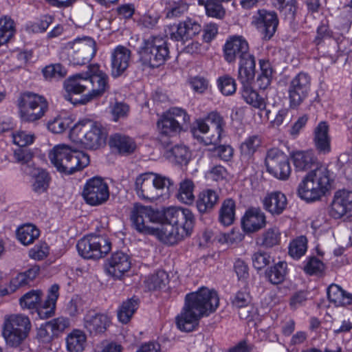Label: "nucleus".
<instances>
[{
    "mask_svg": "<svg viewBox=\"0 0 352 352\" xmlns=\"http://www.w3.org/2000/svg\"><path fill=\"white\" fill-rule=\"evenodd\" d=\"M333 179L332 173L325 165L318 166L310 170L298 186V195L307 202L319 200L330 189Z\"/></svg>",
    "mask_w": 352,
    "mask_h": 352,
    "instance_id": "nucleus-3",
    "label": "nucleus"
},
{
    "mask_svg": "<svg viewBox=\"0 0 352 352\" xmlns=\"http://www.w3.org/2000/svg\"><path fill=\"white\" fill-rule=\"evenodd\" d=\"M267 171L274 177L285 180L291 174V167L288 156L277 148H273L267 152L265 157Z\"/></svg>",
    "mask_w": 352,
    "mask_h": 352,
    "instance_id": "nucleus-15",
    "label": "nucleus"
},
{
    "mask_svg": "<svg viewBox=\"0 0 352 352\" xmlns=\"http://www.w3.org/2000/svg\"><path fill=\"white\" fill-rule=\"evenodd\" d=\"M219 304L217 292L206 287L186 294L182 311L176 317L177 328L182 331H193L198 326L199 320L215 311Z\"/></svg>",
    "mask_w": 352,
    "mask_h": 352,
    "instance_id": "nucleus-2",
    "label": "nucleus"
},
{
    "mask_svg": "<svg viewBox=\"0 0 352 352\" xmlns=\"http://www.w3.org/2000/svg\"><path fill=\"white\" fill-rule=\"evenodd\" d=\"M218 87L221 92L225 96H231L236 92V86L234 78L228 76H223L218 78Z\"/></svg>",
    "mask_w": 352,
    "mask_h": 352,
    "instance_id": "nucleus-56",
    "label": "nucleus"
},
{
    "mask_svg": "<svg viewBox=\"0 0 352 352\" xmlns=\"http://www.w3.org/2000/svg\"><path fill=\"white\" fill-rule=\"evenodd\" d=\"M59 286L54 284L49 289L47 299L40 305L42 292L40 290H32L24 294L19 303L23 309H36L41 318H48L54 314L56 303L58 298Z\"/></svg>",
    "mask_w": 352,
    "mask_h": 352,
    "instance_id": "nucleus-9",
    "label": "nucleus"
},
{
    "mask_svg": "<svg viewBox=\"0 0 352 352\" xmlns=\"http://www.w3.org/2000/svg\"><path fill=\"white\" fill-rule=\"evenodd\" d=\"M292 160L296 170L303 171L316 164V158L311 151H296L292 155Z\"/></svg>",
    "mask_w": 352,
    "mask_h": 352,
    "instance_id": "nucleus-36",
    "label": "nucleus"
},
{
    "mask_svg": "<svg viewBox=\"0 0 352 352\" xmlns=\"http://www.w3.org/2000/svg\"><path fill=\"white\" fill-rule=\"evenodd\" d=\"M324 270V263L318 258L313 256L309 258L305 262L304 271L309 275L319 274Z\"/></svg>",
    "mask_w": 352,
    "mask_h": 352,
    "instance_id": "nucleus-57",
    "label": "nucleus"
},
{
    "mask_svg": "<svg viewBox=\"0 0 352 352\" xmlns=\"http://www.w3.org/2000/svg\"><path fill=\"white\" fill-rule=\"evenodd\" d=\"M131 265V259L128 254L122 252H116L107 260L104 269L109 276L120 278L130 270Z\"/></svg>",
    "mask_w": 352,
    "mask_h": 352,
    "instance_id": "nucleus-20",
    "label": "nucleus"
},
{
    "mask_svg": "<svg viewBox=\"0 0 352 352\" xmlns=\"http://www.w3.org/2000/svg\"><path fill=\"white\" fill-rule=\"evenodd\" d=\"M48 327H51V330L55 336H58L60 333L63 332L70 325L69 320L65 317H58L47 322Z\"/></svg>",
    "mask_w": 352,
    "mask_h": 352,
    "instance_id": "nucleus-61",
    "label": "nucleus"
},
{
    "mask_svg": "<svg viewBox=\"0 0 352 352\" xmlns=\"http://www.w3.org/2000/svg\"><path fill=\"white\" fill-rule=\"evenodd\" d=\"M194 188L193 182L189 179H185L180 183L177 199L186 204H192L195 199Z\"/></svg>",
    "mask_w": 352,
    "mask_h": 352,
    "instance_id": "nucleus-45",
    "label": "nucleus"
},
{
    "mask_svg": "<svg viewBox=\"0 0 352 352\" xmlns=\"http://www.w3.org/2000/svg\"><path fill=\"white\" fill-rule=\"evenodd\" d=\"M19 115L22 121L34 122L41 119L48 110V102L42 95L25 91L18 99Z\"/></svg>",
    "mask_w": 352,
    "mask_h": 352,
    "instance_id": "nucleus-11",
    "label": "nucleus"
},
{
    "mask_svg": "<svg viewBox=\"0 0 352 352\" xmlns=\"http://www.w3.org/2000/svg\"><path fill=\"white\" fill-rule=\"evenodd\" d=\"M138 307V298L133 297L124 301L117 311L119 322L122 324H127L132 318Z\"/></svg>",
    "mask_w": 352,
    "mask_h": 352,
    "instance_id": "nucleus-35",
    "label": "nucleus"
},
{
    "mask_svg": "<svg viewBox=\"0 0 352 352\" xmlns=\"http://www.w3.org/2000/svg\"><path fill=\"white\" fill-rule=\"evenodd\" d=\"M172 155L175 157L177 163L182 164H187L190 158V153L188 148L184 145H176L170 150Z\"/></svg>",
    "mask_w": 352,
    "mask_h": 352,
    "instance_id": "nucleus-58",
    "label": "nucleus"
},
{
    "mask_svg": "<svg viewBox=\"0 0 352 352\" xmlns=\"http://www.w3.org/2000/svg\"><path fill=\"white\" fill-rule=\"evenodd\" d=\"M241 96L248 104L254 108L263 109L265 107V102L263 98L253 89L251 84L242 85Z\"/></svg>",
    "mask_w": 352,
    "mask_h": 352,
    "instance_id": "nucleus-41",
    "label": "nucleus"
},
{
    "mask_svg": "<svg viewBox=\"0 0 352 352\" xmlns=\"http://www.w3.org/2000/svg\"><path fill=\"white\" fill-rule=\"evenodd\" d=\"M188 10V4L184 0L169 1L164 9L166 17L168 19L180 17Z\"/></svg>",
    "mask_w": 352,
    "mask_h": 352,
    "instance_id": "nucleus-44",
    "label": "nucleus"
},
{
    "mask_svg": "<svg viewBox=\"0 0 352 352\" xmlns=\"http://www.w3.org/2000/svg\"><path fill=\"white\" fill-rule=\"evenodd\" d=\"M96 52L95 40L90 36H82L67 43L63 50V54L67 56L70 63L82 65L89 63Z\"/></svg>",
    "mask_w": 352,
    "mask_h": 352,
    "instance_id": "nucleus-10",
    "label": "nucleus"
},
{
    "mask_svg": "<svg viewBox=\"0 0 352 352\" xmlns=\"http://www.w3.org/2000/svg\"><path fill=\"white\" fill-rule=\"evenodd\" d=\"M311 80V76L305 72L298 73L291 80L287 89L290 107H298L308 96Z\"/></svg>",
    "mask_w": 352,
    "mask_h": 352,
    "instance_id": "nucleus-17",
    "label": "nucleus"
},
{
    "mask_svg": "<svg viewBox=\"0 0 352 352\" xmlns=\"http://www.w3.org/2000/svg\"><path fill=\"white\" fill-rule=\"evenodd\" d=\"M72 120L67 116H58L50 120L47 124V129L53 133H61L69 127Z\"/></svg>",
    "mask_w": 352,
    "mask_h": 352,
    "instance_id": "nucleus-48",
    "label": "nucleus"
},
{
    "mask_svg": "<svg viewBox=\"0 0 352 352\" xmlns=\"http://www.w3.org/2000/svg\"><path fill=\"white\" fill-rule=\"evenodd\" d=\"M168 283V276L166 272L160 270L149 276L145 280L146 287L149 290H156L165 287Z\"/></svg>",
    "mask_w": 352,
    "mask_h": 352,
    "instance_id": "nucleus-46",
    "label": "nucleus"
},
{
    "mask_svg": "<svg viewBox=\"0 0 352 352\" xmlns=\"http://www.w3.org/2000/svg\"><path fill=\"white\" fill-rule=\"evenodd\" d=\"M63 86L68 94L65 96L67 100H71L69 94H79L87 91L86 73L69 76L64 81Z\"/></svg>",
    "mask_w": 352,
    "mask_h": 352,
    "instance_id": "nucleus-29",
    "label": "nucleus"
},
{
    "mask_svg": "<svg viewBox=\"0 0 352 352\" xmlns=\"http://www.w3.org/2000/svg\"><path fill=\"white\" fill-rule=\"evenodd\" d=\"M131 51L123 45H118L111 53V76H120L129 67Z\"/></svg>",
    "mask_w": 352,
    "mask_h": 352,
    "instance_id": "nucleus-21",
    "label": "nucleus"
},
{
    "mask_svg": "<svg viewBox=\"0 0 352 352\" xmlns=\"http://www.w3.org/2000/svg\"><path fill=\"white\" fill-rule=\"evenodd\" d=\"M83 326L91 335L104 333L111 323V318L104 314H87L84 318Z\"/></svg>",
    "mask_w": 352,
    "mask_h": 352,
    "instance_id": "nucleus-24",
    "label": "nucleus"
},
{
    "mask_svg": "<svg viewBox=\"0 0 352 352\" xmlns=\"http://www.w3.org/2000/svg\"><path fill=\"white\" fill-rule=\"evenodd\" d=\"M251 301V297L248 292L245 291L238 292L233 300L232 304L237 308L242 309L239 311V316L241 318L246 319L250 317V310H247V313L245 311V308H248L249 304Z\"/></svg>",
    "mask_w": 352,
    "mask_h": 352,
    "instance_id": "nucleus-47",
    "label": "nucleus"
},
{
    "mask_svg": "<svg viewBox=\"0 0 352 352\" xmlns=\"http://www.w3.org/2000/svg\"><path fill=\"white\" fill-rule=\"evenodd\" d=\"M264 209L272 216L281 214L287 208V199L280 191L268 193L263 199Z\"/></svg>",
    "mask_w": 352,
    "mask_h": 352,
    "instance_id": "nucleus-26",
    "label": "nucleus"
},
{
    "mask_svg": "<svg viewBox=\"0 0 352 352\" xmlns=\"http://www.w3.org/2000/svg\"><path fill=\"white\" fill-rule=\"evenodd\" d=\"M201 30V25L197 22L186 19L177 24L175 30L170 32V37L176 41H184L198 34Z\"/></svg>",
    "mask_w": 352,
    "mask_h": 352,
    "instance_id": "nucleus-25",
    "label": "nucleus"
},
{
    "mask_svg": "<svg viewBox=\"0 0 352 352\" xmlns=\"http://www.w3.org/2000/svg\"><path fill=\"white\" fill-rule=\"evenodd\" d=\"M32 324L29 317L23 314H12L4 316L1 334L10 347L19 346L28 338Z\"/></svg>",
    "mask_w": 352,
    "mask_h": 352,
    "instance_id": "nucleus-8",
    "label": "nucleus"
},
{
    "mask_svg": "<svg viewBox=\"0 0 352 352\" xmlns=\"http://www.w3.org/2000/svg\"><path fill=\"white\" fill-rule=\"evenodd\" d=\"M46 80H59L67 75V69L60 64H52L46 66L42 70Z\"/></svg>",
    "mask_w": 352,
    "mask_h": 352,
    "instance_id": "nucleus-52",
    "label": "nucleus"
},
{
    "mask_svg": "<svg viewBox=\"0 0 352 352\" xmlns=\"http://www.w3.org/2000/svg\"><path fill=\"white\" fill-rule=\"evenodd\" d=\"M260 72L258 74L256 84L260 89H266L270 85L273 76L271 63L265 59L259 60Z\"/></svg>",
    "mask_w": 352,
    "mask_h": 352,
    "instance_id": "nucleus-38",
    "label": "nucleus"
},
{
    "mask_svg": "<svg viewBox=\"0 0 352 352\" xmlns=\"http://www.w3.org/2000/svg\"><path fill=\"white\" fill-rule=\"evenodd\" d=\"M40 235L38 229L32 224H25L19 227L16 231L19 241L23 245L32 243Z\"/></svg>",
    "mask_w": 352,
    "mask_h": 352,
    "instance_id": "nucleus-40",
    "label": "nucleus"
},
{
    "mask_svg": "<svg viewBox=\"0 0 352 352\" xmlns=\"http://www.w3.org/2000/svg\"><path fill=\"white\" fill-rule=\"evenodd\" d=\"M213 153L220 160L228 162L232 158L234 150L230 145H219L214 147Z\"/></svg>",
    "mask_w": 352,
    "mask_h": 352,
    "instance_id": "nucleus-63",
    "label": "nucleus"
},
{
    "mask_svg": "<svg viewBox=\"0 0 352 352\" xmlns=\"http://www.w3.org/2000/svg\"><path fill=\"white\" fill-rule=\"evenodd\" d=\"M266 216L258 208L247 210L241 219V226L246 233L256 232L266 226Z\"/></svg>",
    "mask_w": 352,
    "mask_h": 352,
    "instance_id": "nucleus-22",
    "label": "nucleus"
},
{
    "mask_svg": "<svg viewBox=\"0 0 352 352\" xmlns=\"http://www.w3.org/2000/svg\"><path fill=\"white\" fill-rule=\"evenodd\" d=\"M206 121L213 126L214 131L212 134L205 138L204 142L206 144L217 145L220 142L221 139L222 132L225 125L223 119L219 113L212 111L207 116Z\"/></svg>",
    "mask_w": 352,
    "mask_h": 352,
    "instance_id": "nucleus-30",
    "label": "nucleus"
},
{
    "mask_svg": "<svg viewBox=\"0 0 352 352\" xmlns=\"http://www.w3.org/2000/svg\"><path fill=\"white\" fill-rule=\"evenodd\" d=\"M65 341L68 352H82L87 344V336L82 331L74 329L67 336Z\"/></svg>",
    "mask_w": 352,
    "mask_h": 352,
    "instance_id": "nucleus-33",
    "label": "nucleus"
},
{
    "mask_svg": "<svg viewBox=\"0 0 352 352\" xmlns=\"http://www.w3.org/2000/svg\"><path fill=\"white\" fill-rule=\"evenodd\" d=\"M14 21L8 16L0 18V46L7 43L15 33Z\"/></svg>",
    "mask_w": 352,
    "mask_h": 352,
    "instance_id": "nucleus-43",
    "label": "nucleus"
},
{
    "mask_svg": "<svg viewBox=\"0 0 352 352\" xmlns=\"http://www.w3.org/2000/svg\"><path fill=\"white\" fill-rule=\"evenodd\" d=\"M256 19L257 24L263 28L265 37L270 39L275 33L278 24L276 13L274 11L260 10Z\"/></svg>",
    "mask_w": 352,
    "mask_h": 352,
    "instance_id": "nucleus-27",
    "label": "nucleus"
},
{
    "mask_svg": "<svg viewBox=\"0 0 352 352\" xmlns=\"http://www.w3.org/2000/svg\"><path fill=\"white\" fill-rule=\"evenodd\" d=\"M50 177L47 172L44 170H40L35 175L32 184V190L38 194L45 192L50 184Z\"/></svg>",
    "mask_w": 352,
    "mask_h": 352,
    "instance_id": "nucleus-53",
    "label": "nucleus"
},
{
    "mask_svg": "<svg viewBox=\"0 0 352 352\" xmlns=\"http://www.w3.org/2000/svg\"><path fill=\"white\" fill-rule=\"evenodd\" d=\"M274 6L277 8L285 17L294 19L296 12L295 0H272Z\"/></svg>",
    "mask_w": 352,
    "mask_h": 352,
    "instance_id": "nucleus-51",
    "label": "nucleus"
},
{
    "mask_svg": "<svg viewBox=\"0 0 352 352\" xmlns=\"http://www.w3.org/2000/svg\"><path fill=\"white\" fill-rule=\"evenodd\" d=\"M252 261L254 267L260 270L271 263V256L267 252L258 251L252 254Z\"/></svg>",
    "mask_w": 352,
    "mask_h": 352,
    "instance_id": "nucleus-59",
    "label": "nucleus"
},
{
    "mask_svg": "<svg viewBox=\"0 0 352 352\" xmlns=\"http://www.w3.org/2000/svg\"><path fill=\"white\" fill-rule=\"evenodd\" d=\"M327 298L336 307H346L352 305V294L346 292L340 286L331 284L327 288Z\"/></svg>",
    "mask_w": 352,
    "mask_h": 352,
    "instance_id": "nucleus-31",
    "label": "nucleus"
},
{
    "mask_svg": "<svg viewBox=\"0 0 352 352\" xmlns=\"http://www.w3.org/2000/svg\"><path fill=\"white\" fill-rule=\"evenodd\" d=\"M69 138L87 149L96 150L105 145L107 131L100 122L85 118L71 129Z\"/></svg>",
    "mask_w": 352,
    "mask_h": 352,
    "instance_id": "nucleus-4",
    "label": "nucleus"
},
{
    "mask_svg": "<svg viewBox=\"0 0 352 352\" xmlns=\"http://www.w3.org/2000/svg\"><path fill=\"white\" fill-rule=\"evenodd\" d=\"M331 216L344 221H350L352 218V191L342 189L337 190L331 203Z\"/></svg>",
    "mask_w": 352,
    "mask_h": 352,
    "instance_id": "nucleus-18",
    "label": "nucleus"
},
{
    "mask_svg": "<svg viewBox=\"0 0 352 352\" xmlns=\"http://www.w3.org/2000/svg\"><path fill=\"white\" fill-rule=\"evenodd\" d=\"M313 143L319 154L326 155L331 152V136L329 126L327 122L321 121L313 131Z\"/></svg>",
    "mask_w": 352,
    "mask_h": 352,
    "instance_id": "nucleus-23",
    "label": "nucleus"
},
{
    "mask_svg": "<svg viewBox=\"0 0 352 352\" xmlns=\"http://www.w3.org/2000/svg\"><path fill=\"white\" fill-rule=\"evenodd\" d=\"M256 60L254 56L239 61L238 80L242 84H251L255 76Z\"/></svg>",
    "mask_w": 352,
    "mask_h": 352,
    "instance_id": "nucleus-32",
    "label": "nucleus"
},
{
    "mask_svg": "<svg viewBox=\"0 0 352 352\" xmlns=\"http://www.w3.org/2000/svg\"><path fill=\"white\" fill-rule=\"evenodd\" d=\"M307 249V238L304 236H300L290 243L289 254L292 258L298 259L305 254Z\"/></svg>",
    "mask_w": 352,
    "mask_h": 352,
    "instance_id": "nucleus-50",
    "label": "nucleus"
},
{
    "mask_svg": "<svg viewBox=\"0 0 352 352\" xmlns=\"http://www.w3.org/2000/svg\"><path fill=\"white\" fill-rule=\"evenodd\" d=\"M249 50L248 43L242 36H230L223 46L224 58L229 63L235 62L236 58L243 60L253 56Z\"/></svg>",
    "mask_w": 352,
    "mask_h": 352,
    "instance_id": "nucleus-19",
    "label": "nucleus"
},
{
    "mask_svg": "<svg viewBox=\"0 0 352 352\" xmlns=\"http://www.w3.org/2000/svg\"><path fill=\"white\" fill-rule=\"evenodd\" d=\"M222 4L223 3L219 0H206L204 4L206 14L208 16L222 19L226 14Z\"/></svg>",
    "mask_w": 352,
    "mask_h": 352,
    "instance_id": "nucleus-54",
    "label": "nucleus"
},
{
    "mask_svg": "<svg viewBox=\"0 0 352 352\" xmlns=\"http://www.w3.org/2000/svg\"><path fill=\"white\" fill-rule=\"evenodd\" d=\"M189 122L190 117L184 109L171 107L158 120L157 128L161 138H170L179 133Z\"/></svg>",
    "mask_w": 352,
    "mask_h": 352,
    "instance_id": "nucleus-12",
    "label": "nucleus"
},
{
    "mask_svg": "<svg viewBox=\"0 0 352 352\" xmlns=\"http://www.w3.org/2000/svg\"><path fill=\"white\" fill-rule=\"evenodd\" d=\"M86 76L87 92L82 97V104L102 97L110 88L108 75L98 64L89 65Z\"/></svg>",
    "mask_w": 352,
    "mask_h": 352,
    "instance_id": "nucleus-13",
    "label": "nucleus"
},
{
    "mask_svg": "<svg viewBox=\"0 0 352 352\" xmlns=\"http://www.w3.org/2000/svg\"><path fill=\"white\" fill-rule=\"evenodd\" d=\"M76 248L82 257L87 259H99L110 252L111 244L106 237L88 235L78 241Z\"/></svg>",
    "mask_w": 352,
    "mask_h": 352,
    "instance_id": "nucleus-14",
    "label": "nucleus"
},
{
    "mask_svg": "<svg viewBox=\"0 0 352 352\" xmlns=\"http://www.w3.org/2000/svg\"><path fill=\"white\" fill-rule=\"evenodd\" d=\"M261 144V140L258 135H254L248 137L241 145V153L245 157L253 155Z\"/></svg>",
    "mask_w": 352,
    "mask_h": 352,
    "instance_id": "nucleus-55",
    "label": "nucleus"
},
{
    "mask_svg": "<svg viewBox=\"0 0 352 352\" xmlns=\"http://www.w3.org/2000/svg\"><path fill=\"white\" fill-rule=\"evenodd\" d=\"M13 142L19 147H25L32 144L34 141V135L28 133L25 131H19L12 135Z\"/></svg>",
    "mask_w": 352,
    "mask_h": 352,
    "instance_id": "nucleus-62",
    "label": "nucleus"
},
{
    "mask_svg": "<svg viewBox=\"0 0 352 352\" xmlns=\"http://www.w3.org/2000/svg\"><path fill=\"white\" fill-rule=\"evenodd\" d=\"M281 233L276 227L267 229L258 239L257 243L265 248H271L279 245Z\"/></svg>",
    "mask_w": 352,
    "mask_h": 352,
    "instance_id": "nucleus-42",
    "label": "nucleus"
},
{
    "mask_svg": "<svg viewBox=\"0 0 352 352\" xmlns=\"http://www.w3.org/2000/svg\"><path fill=\"white\" fill-rule=\"evenodd\" d=\"M173 184L168 177L153 172H145L137 176L134 188L140 198L153 201L162 197L163 191L165 189L168 190Z\"/></svg>",
    "mask_w": 352,
    "mask_h": 352,
    "instance_id": "nucleus-6",
    "label": "nucleus"
},
{
    "mask_svg": "<svg viewBox=\"0 0 352 352\" xmlns=\"http://www.w3.org/2000/svg\"><path fill=\"white\" fill-rule=\"evenodd\" d=\"M82 196L85 202L92 206L104 204L109 197V190L107 184L100 177L89 179L82 192Z\"/></svg>",
    "mask_w": 352,
    "mask_h": 352,
    "instance_id": "nucleus-16",
    "label": "nucleus"
},
{
    "mask_svg": "<svg viewBox=\"0 0 352 352\" xmlns=\"http://www.w3.org/2000/svg\"><path fill=\"white\" fill-rule=\"evenodd\" d=\"M39 268L34 267L29 270L18 274L15 277L12 278L10 284V289L12 292H14L16 289L30 285L31 283L35 279L38 274Z\"/></svg>",
    "mask_w": 352,
    "mask_h": 352,
    "instance_id": "nucleus-37",
    "label": "nucleus"
},
{
    "mask_svg": "<svg viewBox=\"0 0 352 352\" xmlns=\"http://www.w3.org/2000/svg\"><path fill=\"white\" fill-rule=\"evenodd\" d=\"M109 144L111 147L115 148L119 154L122 155H129L133 153L137 148L136 142L132 138L121 133L112 135Z\"/></svg>",
    "mask_w": 352,
    "mask_h": 352,
    "instance_id": "nucleus-28",
    "label": "nucleus"
},
{
    "mask_svg": "<svg viewBox=\"0 0 352 352\" xmlns=\"http://www.w3.org/2000/svg\"><path fill=\"white\" fill-rule=\"evenodd\" d=\"M129 112V105L121 102H116L111 109L113 120L115 122L118 121L120 119H124L126 118Z\"/></svg>",
    "mask_w": 352,
    "mask_h": 352,
    "instance_id": "nucleus-60",
    "label": "nucleus"
},
{
    "mask_svg": "<svg viewBox=\"0 0 352 352\" xmlns=\"http://www.w3.org/2000/svg\"><path fill=\"white\" fill-rule=\"evenodd\" d=\"M190 84L195 91L202 94L208 88L209 82L204 77L197 76L190 80Z\"/></svg>",
    "mask_w": 352,
    "mask_h": 352,
    "instance_id": "nucleus-64",
    "label": "nucleus"
},
{
    "mask_svg": "<svg viewBox=\"0 0 352 352\" xmlns=\"http://www.w3.org/2000/svg\"><path fill=\"white\" fill-rule=\"evenodd\" d=\"M48 157L58 172L67 175L80 170L89 164V157L87 154L72 149L66 144L54 146L49 151Z\"/></svg>",
    "mask_w": 352,
    "mask_h": 352,
    "instance_id": "nucleus-5",
    "label": "nucleus"
},
{
    "mask_svg": "<svg viewBox=\"0 0 352 352\" xmlns=\"http://www.w3.org/2000/svg\"><path fill=\"white\" fill-rule=\"evenodd\" d=\"M235 202L232 199L223 201L219 210V219L220 223L228 226L233 223L235 219Z\"/></svg>",
    "mask_w": 352,
    "mask_h": 352,
    "instance_id": "nucleus-39",
    "label": "nucleus"
},
{
    "mask_svg": "<svg viewBox=\"0 0 352 352\" xmlns=\"http://www.w3.org/2000/svg\"><path fill=\"white\" fill-rule=\"evenodd\" d=\"M287 264L285 261H280L267 272L269 280L272 284H279L282 283L287 274Z\"/></svg>",
    "mask_w": 352,
    "mask_h": 352,
    "instance_id": "nucleus-49",
    "label": "nucleus"
},
{
    "mask_svg": "<svg viewBox=\"0 0 352 352\" xmlns=\"http://www.w3.org/2000/svg\"><path fill=\"white\" fill-rule=\"evenodd\" d=\"M142 64L149 68H156L169 58L170 52L164 38L151 36L143 40L138 51Z\"/></svg>",
    "mask_w": 352,
    "mask_h": 352,
    "instance_id": "nucleus-7",
    "label": "nucleus"
},
{
    "mask_svg": "<svg viewBox=\"0 0 352 352\" xmlns=\"http://www.w3.org/2000/svg\"><path fill=\"white\" fill-rule=\"evenodd\" d=\"M219 200V195L213 190H206L201 192L197 201V208L199 212L206 213L211 211Z\"/></svg>",
    "mask_w": 352,
    "mask_h": 352,
    "instance_id": "nucleus-34",
    "label": "nucleus"
},
{
    "mask_svg": "<svg viewBox=\"0 0 352 352\" xmlns=\"http://www.w3.org/2000/svg\"><path fill=\"white\" fill-rule=\"evenodd\" d=\"M131 219L138 232L156 235L169 245L190 236L195 222L194 215L188 208L170 207L162 213L138 204L131 210Z\"/></svg>",
    "mask_w": 352,
    "mask_h": 352,
    "instance_id": "nucleus-1",
    "label": "nucleus"
}]
</instances>
